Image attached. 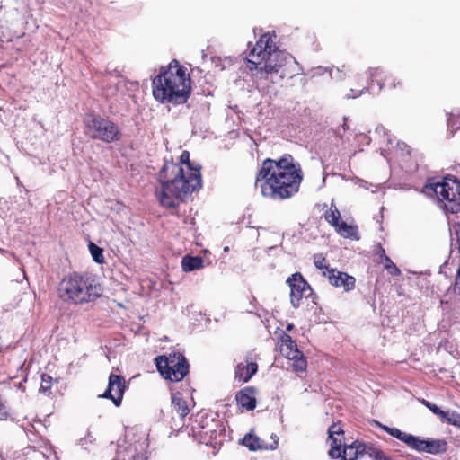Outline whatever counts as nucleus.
Here are the masks:
<instances>
[{
	"label": "nucleus",
	"mask_w": 460,
	"mask_h": 460,
	"mask_svg": "<svg viewBox=\"0 0 460 460\" xmlns=\"http://www.w3.org/2000/svg\"><path fill=\"white\" fill-rule=\"evenodd\" d=\"M275 40L274 31L262 34L247 59L249 70H257V88L269 95L277 93L271 84H279L285 77H293L301 70L293 56L279 49Z\"/></svg>",
	"instance_id": "1"
},
{
	"label": "nucleus",
	"mask_w": 460,
	"mask_h": 460,
	"mask_svg": "<svg viewBox=\"0 0 460 460\" xmlns=\"http://www.w3.org/2000/svg\"><path fill=\"white\" fill-rule=\"evenodd\" d=\"M301 164L289 155L267 158L257 172L255 186L261 195L274 200L288 199L296 194L303 181Z\"/></svg>",
	"instance_id": "2"
},
{
	"label": "nucleus",
	"mask_w": 460,
	"mask_h": 460,
	"mask_svg": "<svg viewBox=\"0 0 460 460\" xmlns=\"http://www.w3.org/2000/svg\"><path fill=\"white\" fill-rule=\"evenodd\" d=\"M161 190L156 196L164 208H174L188 195L199 190L202 186L200 166L190 161V153L183 151L180 163L166 161L158 173Z\"/></svg>",
	"instance_id": "3"
},
{
	"label": "nucleus",
	"mask_w": 460,
	"mask_h": 460,
	"mask_svg": "<svg viewBox=\"0 0 460 460\" xmlns=\"http://www.w3.org/2000/svg\"><path fill=\"white\" fill-rule=\"evenodd\" d=\"M190 84L187 69L174 59L153 79V95L162 103L182 104L190 95Z\"/></svg>",
	"instance_id": "4"
},
{
	"label": "nucleus",
	"mask_w": 460,
	"mask_h": 460,
	"mask_svg": "<svg viewBox=\"0 0 460 460\" xmlns=\"http://www.w3.org/2000/svg\"><path fill=\"white\" fill-rule=\"evenodd\" d=\"M58 295L64 303L78 305L100 297L102 288L91 278L73 273L61 279L58 287Z\"/></svg>",
	"instance_id": "5"
},
{
	"label": "nucleus",
	"mask_w": 460,
	"mask_h": 460,
	"mask_svg": "<svg viewBox=\"0 0 460 460\" xmlns=\"http://www.w3.org/2000/svg\"><path fill=\"white\" fill-rule=\"evenodd\" d=\"M424 190L434 192L446 212L460 213V181L456 178L445 177L441 181H430Z\"/></svg>",
	"instance_id": "6"
},
{
	"label": "nucleus",
	"mask_w": 460,
	"mask_h": 460,
	"mask_svg": "<svg viewBox=\"0 0 460 460\" xmlns=\"http://www.w3.org/2000/svg\"><path fill=\"white\" fill-rule=\"evenodd\" d=\"M378 426L390 436L403 442L409 448L419 453L438 455L447 451V444L444 439H425L410 433L403 432L397 428L377 423Z\"/></svg>",
	"instance_id": "7"
},
{
	"label": "nucleus",
	"mask_w": 460,
	"mask_h": 460,
	"mask_svg": "<svg viewBox=\"0 0 460 460\" xmlns=\"http://www.w3.org/2000/svg\"><path fill=\"white\" fill-rule=\"evenodd\" d=\"M86 134L93 139L112 143L120 139L119 126L109 119L97 114H87L84 118Z\"/></svg>",
	"instance_id": "8"
},
{
	"label": "nucleus",
	"mask_w": 460,
	"mask_h": 460,
	"mask_svg": "<svg viewBox=\"0 0 460 460\" xmlns=\"http://www.w3.org/2000/svg\"><path fill=\"white\" fill-rule=\"evenodd\" d=\"M328 433L331 441L329 455L332 458L341 457L343 460H357L365 453L366 445L358 441H354L350 445H343L341 450L344 432L338 424L332 425Z\"/></svg>",
	"instance_id": "9"
},
{
	"label": "nucleus",
	"mask_w": 460,
	"mask_h": 460,
	"mask_svg": "<svg viewBox=\"0 0 460 460\" xmlns=\"http://www.w3.org/2000/svg\"><path fill=\"white\" fill-rule=\"evenodd\" d=\"M155 360L160 374L172 382L181 381L189 373L188 361L180 352H172L169 356H158Z\"/></svg>",
	"instance_id": "10"
},
{
	"label": "nucleus",
	"mask_w": 460,
	"mask_h": 460,
	"mask_svg": "<svg viewBox=\"0 0 460 460\" xmlns=\"http://www.w3.org/2000/svg\"><path fill=\"white\" fill-rule=\"evenodd\" d=\"M287 283L290 287L291 304L293 307L298 308L302 298L309 296L313 290L303 276L298 272L292 274V276L287 279Z\"/></svg>",
	"instance_id": "11"
},
{
	"label": "nucleus",
	"mask_w": 460,
	"mask_h": 460,
	"mask_svg": "<svg viewBox=\"0 0 460 460\" xmlns=\"http://www.w3.org/2000/svg\"><path fill=\"white\" fill-rule=\"evenodd\" d=\"M126 388V380L122 376L111 374L109 376L108 387L102 394V397L111 399L114 405L119 407L121 404Z\"/></svg>",
	"instance_id": "12"
},
{
	"label": "nucleus",
	"mask_w": 460,
	"mask_h": 460,
	"mask_svg": "<svg viewBox=\"0 0 460 460\" xmlns=\"http://www.w3.org/2000/svg\"><path fill=\"white\" fill-rule=\"evenodd\" d=\"M328 280L331 285L336 288H342L345 292H349L355 288L356 279L348 273L339 271L336 269L327 270Z\"/></svg>",
	"instance_id": "13"
},
{
	"label": "nucleus",
	"mask_w": 460,
	"mask_h": 460,
	"mask_svg": "<svg viewBox=\"0 0 460 460\" xmlns=\"http://www.w3.org/2000/svg\"><path fill=\"white\" fill-rule=\"evenodd\" d=\"M172 411L178 415L179 423L175 424L177 429H181L184 425L185 417L189 414L190 409L181 394L174 393L172 394Z\"/></svg>",
	"instance_id": "14"
},
{
	"label": "nucleus",
	"mask_w": 460,
	"mask_h": 460,
	"mask_svg": "<svg viewBox=\"0 0 460 460\" xmlns=\"http://www.w3.org/2000/svg\"><path fill=\"white\" fill-rule=\"evenodd\" d=\"M237 404L246 409L252 411L256 407L255 390L253 387H245L236 394Z\"/></svg>",
	"instance_id": "15"
},
{
	"label": "nucleus",
	"mask_w": 460,
	"mask_h": 460,
	"mask_svg": "<svg viewBox=\"0 0 460 460\" xmlns=\"http://www.w3.org/2000/svg\"><path fill=\"white\" fill-rule=\"evenodd\" d=\"M280 352L289 358L298 357L301 351L289 335L283 334L281 337Z\"/></svg>",
	"instance_id": "16"
},
{
	"label": "nucleus",
	"mask_w": 460,
	"mask_h": 460,
	"mask_svg": "<svg viewBox=\"0 0 460 460\" xmlns=\"http://www.w3.org/2000/svg\"><path fill=\"white\" fill-rule=\"evenodd\" d=\"M338 234L344 238H350L353 240H358L359 235L357 226L348 225L347 223L341 221L334 226Z\"/></svg>",
	"instance_id": "17"
},
{
	"label": "nucleus",
	"mask_w": 460,
	"mask_h": 460,
	"mask_svg": "<svg viewBox=\"0 0 460 460\" xmlns=\"http://www.w3.org/2000/svg\"><path fill=\"white\" fill-rule=\"evenodd\" d=\"M203 259L199 256L185 255L181 260V268L185 272H190L203 268Z\"/></svg>",
	"instance_id": "18"
},
{
	"label": "nucleus",
	"mask_w": 460,
	"mask_h": 460,
	"mask_svg": "<svg viewBox=\"0 0 460 460\" xmlns=\"http://www.w3.org/2000/svg\"><path fill=\"white\" fill-rule=\"evenodd\" d=\"M368 80L370 83L376 82L379 92L387 87L385 80V71L380 67H371L368 69Z\"/></svg>",
	"instance_id": "19"
},
{
	"label": "nucleus",
	"mask_w": 460,
	"mask_h": 460,
	"mask_svg": "<svg viewBox=\"0 0 460 460\" xmlns=\"http://www.w3.org/2000/svg\"><path fill=\"white\" fill-rule=\"evenodd\" d=\"M242 444L252 451L268 449V446L263 444L260 438L252 434L245 435L242 439Z\"/></svg>",
	"instance_id": "20"
},
{
	"label": "nucleus",
	"mask_w": 460,
	"mask_h": 460,
	"mask_svg": "<svg viewBox=\"0 0 460 460\" xmlns=\"http://www.w3.org/2000/svg\"><path fill=\"white\" fill-rule=\"evenodd\" d=\"M325 220L333 227L341 222V213L332 200L330 208L324 213Z\"/></svg>",
	"instance_id": "21"
},
{
	"label": "nucleus",
	"mask_w": 460,
	"mask_h": 460,
	"mask_svg": "<svg viewBox=\"0 0 460 460\" xmlns=\"http://www.w3.org/2000/svg\"><path fill=\"white\" fill-rule=\"evenodd\" d=\"M349 72H350V69L346 65H342L341 67L332 66L329 69L330 77L336 81H343L348 76Z\"/></svg>",
	"instance_id": "22"
},
{
	"label": "nucleus",
	"mask_w": 460,
	"mask_h": 460,
	"mask_svg": "<svg viewBox=\"0 0 460 460\" xmlns=\"http://www.w3.org/2000/svg\"><path fill=\"white\" fill-rule=\"evenodd\" d=\"M447 126L452 136L457 129H460V111H457V113L452 112L449 114L447 119Z\"/></svg>",
	"instance_id": "23"
},
{
	"label": "nucleus",
	"mask_w": 460,
	"mask_h": 460,
	"mask_svg": "<svg viewBox=\"0 0 460 460\" xmlns=\"http://www.w3.org/2000/svg\"><path fill=\"white\" fill-rule=\"evenodd\" d=\"M89 251L93 257V260L97 263L104 262L103 251L102 248L94 244L93 243H89Z\"/></svg>",
	"instance_id": "24"
},
{
	"label": "nucleus",
	"mask_w": 460,
	"mask_h": 460,
	"mask_svg": "<svg viewBox=\"0 0 460 460\" xmlns=\"http://www.w3.org/2000/svg\"><path fill=\"white\" fill-rule=\"evenodd\" d=\"M442 420H445L448 424L460 429V414L458 412L455 411H447L445 412Z\"/></svg>",
	"instance_id": "25"
},
{
	"label": "nucleus",
	"mask_w": 460,
	"mask_h": 460,
	"mask_svg": "<svg viewBox=\"0 0 460 460\" xmlns=\"http://www.w3.org/2000/svg\"><path fill=\"white\" fill-rule=\"evenodd\" d=\"M314 263L317 269L322 270V274L328 278V274L326 273L327 270H331L332 268H329V266L326 264V260L322 255L317 254L314 257Z\"/></svg>",
	"instance_id": "26"
},
{
	"label": "nucleus",
	"mask_w": 460,
	"mask_h": 460,
	"mask_svg": "<svg viewBox=\"0 0 460 460\" xmlns=\"http://www.w3.org/2000/svg\"><path fill=\"white\" fill-rule=\"evenodd\" d=\"M289 359L293 360V369L296 372H303L306 369V359L302 352L299 353L298 357L289 358Z\"/></svg>",
	"instance_id": "27"
},
{
	"label": "nucleus",
	"mask_w": 460,
	"mask_h": 460,
	"mask_svg": "<svg viewBox=\"0 0 460 460\" xmlns=\"http://www.w3.org/2000/svg\"><path fill=\"white\" fill-rule=\"evenodd\" d=\"M385 269L389 272V274L393 276H399L401 274V270L393 262V261L388 256H385V260L383 261Z\"/></svg>",
	"instance_id": "28"
},
{
	"label": "nucleus",
	"mask_w": 460,
	"mask_h": 460,
	"mask_svg": "<svg viewBox=\"0 0 460 460\" xmlns=\"http://www.w3.org/2000/svg\"><path fill=\"white\" fill-rule=\"evenodd\" d=\"M95 441V438L91 434L90 431H87V434L84 438H82L78 440V445L81 446L83 448L89 450L90 447L93 445Z\"/></svg>",
	"instance_id": "29"
},
{
	"label": "nucleus",
	"mask_w": 460,
	"mask_h": 460,
	"mask_svg": "<svg viewBox=\"0 0 460 460\" xmlns=\"http://www.w3.org/2000/svg\"><path fill=\"white\" fill-rule=\"evenodd\" d=\"M245 376V367L244 363H239L235 367L234 377L239 382H248L251 378H244Z\"/></svg>",
	"instance_id": "30"
},
{
	"label": "nucleus",
	"mask_w": 460,
	"mask_h": 460,
	"mask_svg": "<svg viewBox=\"0 0 460 460\" xmlns=\"http://www.w3.org/2000/svg\"><path fill=\"white\" fill-rule=\"evenodd\" d=\"M52 385V377L49 375L43 374L41 376V384L40 387V392L46 393L49 392L51 388Z\"/></svg>",
	"instance_id": "31"
},
{
	"label": "nucleus",
	"mask_w": 460,
	"mask_h": 460,
	"mask_svg": "<svg viewBox=\"0 0 460 460\" xmlns=\"http://www.w3.org/2000/svg\"><path fill=\"white\" fill-rule=\"evenodd\" d=\"M423 404L429 409L430 410V411L432 413H434L435 415L438 416L440 419H442L445 415V411H442L438 405L430 402H428V401H423Z\"/></svg>",
	"instance_id": "32"
},
{
	"label": "nucleus",
	"mask_w": 460,
	"mask_h": 460,
	"mask_svg": "<svg viewBox=\"0 0 460 460\" xmlns=\"http://www.w3.org/2000/svg\"><path fill=\"white\" fill-rule=\"evenodd\" d=\"M367 92H369V87L368 86H364L360 90H357V89H352L351 88L349 90V93H347L345 95V98L346 99H355V98H358V97L361 96L362 94H364Z\"/></svg>",
	"instance_id": "33"
},
{
	"label": "nucleus",
	"mask_w": 460,
	"mask_h": 460,
	"mask_svg": "<svg viewBox=\"0 0 460 460\" xmlns=\"http://www.w3.org/2000/svg\"><path fill=\"white\" fill-rule=\"evenodd\" d=\"M245 376L244 378H251L258 370V365L254 362L244 363Z\"/></svg>",
	"instance_id": "34"
},
{
	"label": "nucleus",
	"mask_w": 460,
	"mask_h": 460,
	"mask_svg": "<svg viewBox=\"0 0 460 460\" xmlns=\"http://www.w3.org/2000/svg\"><path fill=\"white\" fill-rule=\"evenodd\" d=\"M375 133L380 137H385V141H386L387 145L392 144L393 141H392L391 137L388 136L387 129L384 126H382V125L377 126L375 129Z\"/></svg>",
	"instance_id": "35"
},
{
	"label": "nucleus",
	"mask_w": 460,
	"mask_h": 460,
	"mask_svg": "<svg viewBox=\"0 0 460 460\" xmlns=\"http://www.w3.org/2000/svg\"><path fill=\"white\" fill-rule=\"evenodd\" d=\"M385 80H386L388 89H394L401 85V82L392 75H385Z\"/></svg>",
	"instance_id": "36"
},
{
	"label": "nucleus",
	"mask_w": 460,
	"mask_h": 460,
	"mask_svg": "<svg viewBox=\"0 0 460 460\" xmlns=\"http://www.w3.org/2000/svg\"><path fill=\"white\" fill-rule=\"evenodd\" d=\"M329 69L330 67H322V66H319L314 70H312V76L314 77V76H319V75H323L324 73L328 72L329 73Z\"/></svg>",
	"instance_id": "37"
},
{
	"label": "nucleus",
	"mask_w": 460,
	"mask_h": 460,
	"mask_svg": "<svg viewBox=\"0 0 460 460\" xmlns=\"http://www.w3.org/2000/svg\"><path fill=\"white\" fill-rule=\"evenodd\" d=\"M358 184L360 187L366 189V190H369L370 187H373V185L371 183H368L367 181H363V180H359L358 181ZM377 190V187L376 186H374V189L371 190V191L374 193Z\"/></svg>",
	"instance_id": "38"
},
{
	"label": "nucleus",
	"mask_w": 460,
	"mask_h": 460,
	"mask_svg": "<svg viewBox=\"0 0 460 460\" xmlns=\"http://www.w3.org/2000/svg\"><path fill=\"white\" fill-rule=\"evenodd\" d=\"M373 456L376 460H390L381 450L374 451Z\"/></svg>",
	"instance_id": "39"
},
{
	"label": "nucleus",
	"mask_w": 460,
	"mask_h": 460,
	"mask_svg": "<svg viewBox=\"0 0 460 460\" xmlns=\"http://www.w3.org/2000/svg\"><path fill=\"white\" fill-rule=\"evenodd\" d=\"M8 417V411L5 405L0 402V420H6Z\"/></svg>",
	"instance_id": "40"
},
{
	"label": "nucleus",
	"mask_w": 460,
	"mask_h": 460,
	"mask_svg": "<svg viewBox=\"0 0 460 460\" xmlns=\"http://www.w3.org/2000/svg\"><path fill=\"white\" fill-rule=\"evenodd\" d=\"M270 438L272 439V443L270 446H268V449H270V450L276 449L278 447V443H279V438L276 434H272L270 436Z\"/></svg>",
	"instance_id": "41"
},
{
	"label": "nucleus",
	"mask_w": 460,
	"mask_h": 460,
	"mask_svg": "<svg viewBox=\"0 0 460 460\" xmlns=\"http://www.w3.org/2000/svg\"><path fill=\"white\" fill-rule=\"evenodd\" d=\"M397 146L401 149V150H403L404 148H408V146L405 144V143H402V142H398L397 143ZM406 153L407 155H410V150L407 149L406 150Z\"/></svg>",
	"instance_id": "42"
},
{
	"label": "nucleus",
	"mask_w": 460,
	"mask_h": 460,
	"mask_svg": "<svg viewBox=\"0 0 460 460\" xmlns=\"http://www.w3.org/2000/svg\"><path fill=\"white\" fill-rule=\"evenodd\" d=\"M343 124H342V129L343 131H346L349 129V126L347 125V118L346 117H343Z\"/></svg>",
	"instance_id": "43"
},
{
	"label": "nucleus",
	"mask_w": 460,
	"mask_h": 460,
	"mask_svg": "<svg viewBox=\"0 0 460 460\" xmlns=\"http://www.w3.org/2000/svg\"><path fill=\"white\" fill-rule=\"evenodd\" d=\"M379 255H380L381 259H383V260H385V256H386L385 249H383L381 246L379 247Z\"/></svg>",
	"instance_id": "44"
},
{
	"label": "nucleus",
	"mask_w": 460,
	"mask_h": 460,
	"mask_svg": "<svg viewBox=\"0 0 460 460\" xmlns=\"http://www.w3.org/2000/svg\"><path fill=\"white\" fill-rule=\"evenodd\" d=\"M361 79H363V75H357V80H358V81H359V80H361Z\"/></svg>",
	"instance_id": "45"
},
{
	"label": "nucleus",
	"mask_w": 460,
	"mask_h": 460,
	"mask_svg": "<svg viewBox=\"0 0 460 460\" xmlns=\"http://www.w3.org/2000/svg\"><path fill=\"white\" fill-rule=\"evenodd\" d=\"M137 459L144 460V459H142L139 456H137V457H134V459H133V460H137Z\"/></svg>",
	"instance_id": "46"
},
{
	"label": "nucleus",
	"mask_w": 460,
	"mask_h": 460,
	"mask_svg": "<svg viewBox=\"0 0 460 460\" xmlns=\"http://www.w3.org/2000/svg\"><path fill=\"white\" fill-rule=\"evenodd\" d=\"M291 329H292V324H288V330H291Z\"/></svg>",
	"instance_id": "47"
}]
</instances>
